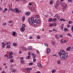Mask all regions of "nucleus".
I'll list each match as a JSON object with an SVG mask.
<instances>
[{
  "label": "nucleus",
  "mask_w": 73,
  "mask_h": 73,
  "mask_svg": "<svg viewBox=\"0 0 73 73\" xmlns=\"http://www.w3.org/2000/svg\"><path fill=\"white\" fill-rule=\"evenodd\" d=\"M68 23L69 24H72V22L71 21H69Z\"/></svg>",
  "instance_id": "obj_36"
},
{
  "label": "nucleus",
  "mask_w": 73,
  "mask_h": 73,
  "mask_svg": "<svg viewBox=\"0 0 73 73\" xmlns=\"http://www.w3.org/2000/svg\"><path fill=\"white\" fill-rule=\"evenodd\" d=\"M64 31H65V32H66L68 31V30L67 28H65L64 29Z\"/></svg>",
  "instance_id": "obj_23"
},
{
  "label": "nucleus",
  "mask_w": 73,
  "mask_h": 73,
  "mask_svg": "<svg viewBox=\"0 0 73 73\" xmlns=\"http://www.w3.org/2000/svg\"><path fill=\"white\" fill-rule=\"evenodd\" d=\"M12 23V21H10L9 22V23L10 24H11V23Z\"/></svg>",
  "instance_id": "obj_55"
},
{
  "label": "nucleus",
  "mask_w": 73,
  "mask_h": 73,
  "mask_svg": "<svg viewBox=\"0 0 73 73\" xmlns=\"http://www.w3.org/2000/svg\"><path fill=\"white\" fill-rule=\"evenodd\" d=\"M58 16H57V14H56L54 16V17H57Z\"/></svg>",
  "instance_id": "obj_56"
},
{
  "label": "nucleus",
  "mask_w": 73,
  "mask_h": 73,
  "mask_svg": "<svg viewBox=\"0 0 73 73\" xmlns=\"http://www.w3.org/2000/svg\"><path fill=\"white\" fill-rule=\"evenodd\" d=\"M23 59H24V58H23V57L21 58H20V60H23Z\"/></svg>",
  "instance_id": "obj_62"
},
{
  "label": "nucleus",
  "mask_w": 73,
  "mask_h": 73,
  "mask_svg": "<svg viewBox=\"0 0 73 73\" xmlns=\"http://www.w3.org/2000/svg\"><path fill=\"white\" fill-rule=\"evenodd\" d=\"M55 37L58 40V38H59V36H58V35H56Z\"/></svg>",
  "instance_id": "obj_20"
},
{
  "label": "nucleus",
  "mask_w": 73,
  "mask_h": 73,
  "mask_svg": "<svg viewBox=\"0 0 73 73\" xmlns=\"http://www.w3.org/2000/svg\"><path fill=\"white\" fill-rule=\"evenodd\" d=\"M71 31L72 32H73V26L72 27Z\"/></svg>",
  "instance_id": "obj_58"
},
{
  "label": "nucleus",
  "mask_w": 73,
  "mask_h": 73,
  "mask_svg": "<svg viewBox=\"0 0 73 73\" xmlns=\"http://www.w3.org/2000/svg\"><path fill=\"white\" fill-rule=\"evenodd\" d=\"M23 28H25V24H23L22 26Z\"/></svg>",
  "instance_id": "obj_34"
},
{
  "label": "nucleus",
  "mask_w": 73,
  "mask_h": 73,
  "mask_svg": "<svg viewBox=\"0 0 73 73\" xmlns=\"http://www.w3.org/2000/svg\"><path fill=\"white\" fill-rule=\"evenodd\" d=\"M22 49L23 50H28V49L27 48L24 46L22 47Z\"/></svg>",
  "instance_id": "obj_8"
},
{
  "label": "nucleus",
  "mask_w": 73,
  "mask_h": 73,
  "mask_svg": "<svg viewBox=\"0 0 73 73\" xmlns=\"http://www.w3.org/2000/svg\"><path fill=\"white\" fill-rule=\"evenodd\" d=\"M58 5L56 4H55L54 5V7H55V8H56L57 7Z\"/></svg>",
  "instance_id": "obj_42"
},
{
  "label": "nucleus",
  "mask_w": 73,
  "mask_h": 73,
  "mask_svg": "<svg viewBox=\"0 0 73 73\" xmlns=\"http://www.w3.org/2000/svg\"><path fill=\"white\" fill-rule=\"evenodd\" d=\"M21 11H19L18 9H14V12H16V13H20L21 12Z\"/></svg>",
  "instance_id": "obj_3"
},
{
  "label": "nucleus",
  "mask_w": 73,
  "mask_h": 73,
  "mask_svg": "<svg viewBox=\"0 0 73 73\" xmlns=\"http://www.w3.org/2000/svg\"><path fill=\"white\" fill-rule=\"evenodd\" d=\"M54 3V1L53 0H51L50 1V3H49L50 5H52V4H53Z\"/></svg>",
  "instance_id": "obj_15"
},
{
  "label": "nucleus",
  "mask_w": 73,
  "mask_h": 73,
  "mask_svg": "<svg viewBox=\"0 0 73 73\" xmlns=\"http://www.w3.org/2000/svg\"><path fill=\"white\" fill-rule=\"evenodd\" d=\"M30 58H31V56H26V59H27V60H29V59Z\"/></svg>",
  "instance_id": "obj_22"
},
{
  "label": "nucleus",
  "mask_w": 73,
  "mask_h": 73,
  "mask_svg": "<svg viewBox=\"0 0 73 73\" xmlns=\"http://www.w3.org/2000/svg\"><path fill=\"white\" fill-rule=\"evenodd\" d=\"M20 62L21 63V64H24V62L23 60H21Z\"/></svg>",
  "instance_id": "obj_31"
},
{
  "label": "nucleus",
  "mask_w": 73,
  "mask_h": 73,
  "mask_svg": "<svg viewBox=\"0 0 73 73\" xmlns=\"http://www.w3.org/2000/svg\"><path fill=\"white\" fill-rule=\"evenodd\" d=\"M13 53L12 52H9V55L10 56H12V55H13Z\"/></svg>",
  "instance_id": "obj_16"
},
{
  "label": "nucleus",
  "mask_w": 73,
  "mask_h": 73,
  "mask_svg": "<svg viewBox=\"0 0 73 73\" xmlns=\"http://www.w3.org/2000/svg\"><path fill=\"white\" fill-rule=\"evenodd\" d=\"M1 45H2V48H4L5 47V43L3 42L1 43Z\"/></svg>",
  "instance_id": "obj_7"
},
{
  "label": "nucleus",
  "mask_w": 73,
  "mask_h": 73,
  "mask_svg": "<svg viewBox=\"0 0 73 73\" xmlns=\"http://www.w3.org/2000/svg\"><path fill=\"white\" fill-rule=\"evenodd\" d=\"M10 45H8L7 46V48H10Z\"/></svg>",
  "instance_id": "obj_49"
},
{
  "label": "nucleus",
  "mask_w": 73,
  "mask_h": 73,
  "mask_svg": "<svg viewBox=\"0 0 73 73\" xmlns=\"http://www.w3.org/2000/svg\"><path fill=\"white\" fill-rule=\"evenodd\" d=\"M37 38H38V39H40V36H37Z\"/></svg>",
  "instance_id": "obj_41"
},
{
  "label": "nucleus",
  "mask_w": 73,
  "mask_h": 73,
  "mask_svg": "<svg viewBox=\"0 0 73 73\" xmlns=\"http://www.w3.org/2000/svg\"><path fill=\"white\" fill-rule=\"evenodd\" d=\"M37 65L38 67H39V68H41V67H42V65L40 64V63H37Z\"/></svg>",
  "instance_id": "obj_13"
},
{
  "label": "nucleus",
  "mask_w": 73,
  "mask_h": 73,
  "mask_svg": "<svg viewBox=\"0 0 73 73\" xmlns=\"http://www.w3.org/2000/svg\"><path fill=\"white\" fill-rule=\"evenodd\" d=\"M60 37V38H62V35H61L60 36H59Z\"/></svg>",
  "instance_id": "obj_61"
},
{
  "label": "nucleus",
  "mask_w": 73,
  "mask_h": 73,
  "mask_svg": "<svg viewBox=\"0 0 73 73\" xmlns=\"http://www.w3.org/2000/svg\"><path fill=\"white\" fill-rule=\"evenodd\" d=\"M4 56L5 57H7V58H8V57H9L6 54H5Z\"/></svg>",
  "instance_id": "obj_33"
},
{
  "label": "nucleus",
  "mask_w": 73,
  "mask_h": 73,
  "mask_svg": "<svg viewBox=\"0 0 73 73\" xmlns=\"http://www.w3.org/2000/svg\"><path fill=\"white\" fill-rule=\"evenodd\" d=\"M32 48V46H30L28 47V49L29 50H32V48Z\"/></svg>",
  "instance_id": "obj_17"
},
{
  "label": "nucleus",
  "mask_w": 73,
  "mask_h": 73,
  "mask_svg": "<svg viewBox=\"0 0 73 73\" xmlns=\"http://www.w3.org/2000/svg\"><path fill=\"white\" fill-rule=\"evenodd\" d=\"M16 32H13V36H16Z\"/></svg>",
  "instance_id": "obj_21"
},
{
  "label": "nucleus",
  "mask_w": 73,
  "mask_h": 73,
  "mask_svg": "<svg viewBox=\"0 0 73 73\" xmlns=\"http://www.w3.org/2000/svg\"><path fill=\"white\" fill-rule=\"evenodd\" d=\"M64 25V24H62V26L61 27V29H63V28H64V27H63V25Z\"/></svg>",
  "instance_id": "obj_26"
},
{
  "label": "nucleus",
  "mask_w": 73,
  "mask_h": 73,
  "mask_svg": "<svg viewBox=\"0 0 73 73\" xmlns=\"http://www.w3.org/2000/svg\"><path fill=\"white\" fill-rule=\"evenodd\" d=\"M25 28H21L20 29V31H21V32H24V31H25Z\"/></svg>",
  "instance_id": "obj_10"
},
{
  "label": "nucleus",
  "mask_w": 73,
  "mask_h": 73,
  "mask_svg": "<svg viewBox=\"0 0 73 73\" xmlns=\"http://www.w3.org/2000/svg\"><path fill=\"white\" fill-rule=\"evenodd\" d=\"M29 5H32V4L31 3H29Z\"/></svg>",
  "instance_id": "obj_64"
},
{
  "label": "nucleus",
  "mask_w": 73,
  "mask_h": 73,
  "mask_svg": "<svg viewBox=\"0 0 73 73\" xmlns=\"http://www.w3.org/2000/svg\"><path fill=\"white\" fill-rule=\"evenodd\" d=\"M60 21H65V19H60Z\"/></svg>",
  "instance_id": "obj_19"
},
{
  "label": "nucleus",
  "mask_w": 73,
  "mask_h": 73,
  "mask_svg": "<svg viewBox=\"0 0 73 73\" xmlns=\"http://www.w3.org/2000/svg\"><path fill=\"white\" fill-rule=\"evenodd\" d=\"M53 32H54V31H55L56 32H57V30L54 29H53Z\"/></svg>",
  "instance_id": "obj_35"
},
{
  "label": "nucleus",
  "mask_w": 73,
  "mask_h": 73,
  "mask_svg": "<svg viewBox=\"0 0 73 73\" xmlns=\"http://www.w3.org/2000/svg\"><path fill=\"white\" fill-rule=\"evenodd\" d=\"M33 64V63L32 62H30L29 63V65L30 66L32 65Z\"/></svg>",
  "instance_id": "obj_30"
},
{
  "label": "nucleus",
  "mask_w": 73,
  "mask_h": 73,
  "mask_svg": "<svg viewBox=\"0 0 73 73\" xmlns=\"http://www.w3.org/2000/svg\"><path fill=\"white\" fill-rule=\"evenodd\" d=\"M15 72L16 71H15V70H13L12 71V72H13V73H15Z\"/></svg>",
  "instance_id": "obj_47"
},
{
  "label": "nucleus",
  "mask_w": 73,
  "mask_h": 73,
  "mask_svg": "<svg viewBox=\"0 0 73 73\" xmlns=\"http://www.w3.org/2000/svg\"><path fill=\"white\" fill-rule=\"evenodd\" d=\"M6 25H7V23H4L3 24V26Z\"/></svg>",
  "instance_id": "obj_44"
},
{
  "label": "nucleus",
  "mask_w": 73,
  "mask_h": 73,
  "mask_svg": "<svg viewBox=\"0 0 73 73\" xmlns=\"http://www.w3.org/2000/svg\"><path fill=\"white\" fill-rule=\"evenodd\" d=\"M55 72H56V69H54L51 72L52 73H54Z\"/></svg>",
  "instance_id": "obj_25"
},
{
  "label": "nucleus",
  "mask_w": 73,
  "mask_h": 73,
  "mask_svg": "<svg viewBox=\"0 0 73 73\" xmlns=\"http://www.w3.org/2000/svg\"><path fill=\"white\" fill-rule=\"evenodd\" d=\"M70 25H68L67 26V28H70Z\"/></svg>",
  "instance_id": "obj_52"
},
{
  "label": "nucleus",
  "mask_w": 73,
  "mask_h": 73,
  "mask_svg": "<svg viewBox=\"0 0 73 73\" xmlns=\"http://www.w3.org/2000/svg\"><path fill=\"white\" fill-rule=\"evenodd\" d=\"M60 42L61 43V44L63 43L64 42V41H62V39H61L60 40Z\"/></svg>",
  "instance_id": "obj_39"
},
{
  "label": "nucleus",
  "mask_w": 73,
  "mask_h": 73,
  "mask_svg": "<svg viewBox=\"0 0 73 73\" xmlns=\"http://www.w3.org/2000/svg\"><path fill=\"white\" fill-rule=\"evenodd\" d=\"M2 12L3 13H5L6 12L4 10H3V11H2Z\"/></svg>",
  "instance_id": "obj_51"
},
{
  "label": "nucleus",
  "mask_w": 73,
  "mask_h": 73,
  "mask_svg": "<svg viewBox=\"0 0 73 73\" xmlns=\"http://www.w3.org/2000/svg\"><path fill=\"white\" fill-rule=\"evenodd\" d=\"M28 20L29 23L31 25L34 24V25H36L37 23H40V20H38L37 22L35 21V19L33 17H31V18L28 19Z\"/></svg>",
  "instance_id": "obj_2"
},
{
  "label": "nucleus",
  "mask_w": 73,
  "mask_h": 73,
  "mask_svg": "<svg viewBox=\"0 0 73 73\" xmlns=\"http://www.w3.org/2000/svg\"><path fill=\"white\" fill-rule=\"evenodd\" d=\"M70 49H71V47L70 46L69 47H68L66 49V51L70 52Z\"/></svg>",
  "instance_id": "obj_6"
},
{
  "label": "nucleus",
  "mask_w": 73,
  "mask_h": 73,
  "mask_svg": "<svg viewBox=\"0 0 73 73\" xmlns=\"http://www.w3.org/2000/svg\"><path fill=\"white\" fill-rule=\"evenodd\" d=\"M66 7H67V5L64 4V5H62V9H65V8H66Z\"/></svg>",
  "instance_id": "obj_5"
},
{
  "label": "nucleus",
  "mask_w": 73,
  "mask_h": 73,
  "mask_svg": "<svg viewBox=\"0 0 73 73\" xmlns=\"http://www.w3.org/2000/svg\"><path fill=\"white\" fill-rule=\"evenodd\" d=\"M33 61L34 62H36V59H33Z\"/></svg>",
  "instance_id": "obj_50"
},
{
  "label": "nucleus",
  "mask_w": 73,
  "mask_h": 73,
  "mask_svg": "<svg viewBox=\"0 0 73 73\" xmlns=\"http://www.w3.org/2000/svg\"><path fill=\"white\" fill-rule=\"evenodd\" d=\"M33 58H35L36 57H35V55H33Z\"/></svg>",
  "instance_id": "obj_53"
},
{
  "label": "nucleus",
  "mask_w": 73,
  "mask_h": 73,
  "mask_svg": "<svg viewBox=\"0 0 73 73\" xmlns=\"http://www.w3.org/2000/svg\"><path fill=\"white\" fill-rule=\"evenodd\" d=\"M28 54L29 56H30V55H31V52H29Z\"/></svg>",
  "instance_id": "obj_54"
},
{
  "label": "nucleus",
  "mask_w": 73,
  "mask_h": 73,
  "mask_svg": "<svg viewBox=\"0 0 73 73\" xmlns=\"http://www.w3.org/2000/svg\"><path fill=\"white\" fill-rule=\"evenodd\" d=\"M49 32H50L51 33L52 32H53V31L52 30H49Z\"/></svg>",
  "instance_id": "obj_59"
},
{
  "label": "nucleus",
  "mask_w": 73,
  "mask_h": 73,
  "mask_svg": "<svg viewBox=\"0 0 73 73\" xmlns=\"http://www.w3.org/2000/svg\"><path fill=\"white\" fill-rule=\"evenodd\" d=\"M25 17H24L22 18V21H25Z\"/></svg>",
  "instance_id": "obj_28"
},
{
  "label": "nucleus",
  "mask_w": 73,
  "mask_h": 73,
  "mask_svg": "<svg viewBox=\"0 0 73 73\" xmlns=\"http://www.w3.org/2000/svg\"><path fill=\"white\" fill-rule=\"evenodd\" d=\"M57 18L59 20V19H60V16H57Z\"/></svg>",
  "instance_id": "obj_46"
},
{
  "label": "nucleus",
  "mask_w": 73,
  "mask_h": 73,
  "mask_svg": "<svg viewBox=\"0 0 73 73\" xmlns=\"http://www.w3.org/2000/svg\"><path fill=\"white\" fill-rule=\"evenodd\" d=\"M58 55L62 60H65L68 57V53H66L64 50H61L60 52H58Z\"/></svg>",
  "instance_id": "obj_1"
},
{
  "label": "nucleus",
  "mask_w": 73,
  "mask_h": 73,
  "mask_svg": "<svg viewBox=\"0 0 73 73\" xmlns=\"http://www.w3.org/2000/svg\"><path fill=\"white\" fill-rule=\"evenodd\" d=\"M50 27H56V23H50Z\"/></svg>",
  "instance_id": "obj_4"
},
{
  "label": "nucleus",
  "mask_w": 73,
  "mask_h": 73,
  "mask_svg": "<svg viewBox=\"0 0 73 73\" xmlns=\"http://www.w3.org/2000/svg\"><path fill=\"white\" fill-rule=\"evenodd\" d=\"M13 58V56L12 55H9V59H11V58Z\"/></svg>",
  "instance_id": "obj_18"
},
{
  "label": "nucleus",
  "mask_w": 73,
  "mask_h": 73,
  "mask_svg": "<svg viewBox=\"0 0 73 73\" xmlns=\"http://www.w3.org/2000/svg\"><path fill=\"white\" fill-rule=\"evenodd\" d=\"M57 63L58 64H60L61 63V62L60 61H59L57 62Z\"/></svg>",
  "instance_id": "obj_45"
},
{
  "label": "nucleus",
  "mask_w": 73,
  "mask_h": 73,
  "mask_svg": "<svg viewBox=\"0 0 73 73\" xmlns=\"http://www.w3.org/2000/svg\"><path fill=\"white\" fill-rule=\"evenodd\" d=\"M67 35L69 36H71L72 35H71V34H70L69 33H67Z\"/></svg>",
  "instance_id": "obj_38"
},
{
  "label": "nucleus",
  "mask_w": 73,
  "mask_h": 73,
  "mask_svg": "<svg viewBox=\"0 0 73 73\" xmlns=\"http://www.w3.org/2000/svg\"><path fill=\"white\" fill-rule=\"evenodd\" d=\"M27 70L28 72H30L31 70H32V68H27Z\"/></svg>",
  "instance_id": "obj_14"
},
{
  "label": "nucleus",
  "mask_w": 73,
  "mask_h": 73,
  "mask_svg": "<svg viewBox=\"0 0 73 73\" xmlns=\"http://www.w3.org/2000/svg\"><path fill=\"white\" fill-rule=\"evenodd\" d=\"M44 45H45V46H48V44L46 43L44 44Z\"/></svg>",
  "instance_id": "obj_48"
},
{
  "label": "nucleus",
  "mask_w": 73,
  "mask_h": 73,
  "mask_svg": "<svg viewBox=\"0 0 73 73\" xmlns=\"http://www.w3.org/2000/svg\"><path fill=\"white\" fill-rule=\"evenodd\" d=\"M31 13L30 12H26L25 13V15L27 16H29L30 15Z\"/></svg>",
  "instance_id": "obj_11"
},
{
  "label": "nucleus",
  "mask_w": 73,
  "mask_h": 73,
  "mask_svg": "<svg viewBox=\"0 0 73 73\" xmlns=\"http://www.w3.org/2000/svg\"><path fill=\"white\" fill-rule=\"evenodd\" d=\"M53 21H54V22H56L57 21V19L56 18H54L52 19Z\"/></svg>",
  "instance_id": "obj_27"
},
{
  "label": "nucleus",
  "mask_w": 73,
  "mask_h": 73,
  "mask_svg": "<svg viewBox=\"0 0 73 73\" xmlns=\"http://www.w3.org/2000/svg\"><path fill=\"white\" fill-rule=\"evenodd\" d=\"M10 62H13V59H11L10 60Z\"/></svg>",
  "instance_id": "obj_37"
},
{
  "label": "nucleus",
  "mask_w": 73,
  "mask_h": 73,
  "mask_svg": "<svg viewBox=\"0 0 73 73\" xmlns=\"http://www.w3.org/2000/svg\"><path fill=\"white\" fill-rule=\"evenodd\" d=\"M52 20H53V19H52L51 18H50L48 19V21L50 23L51 21L52 22Z\"/></svg>",
  "instance_id": "obj_12"
},
{
  "label": "nucleus",
  "mask_w": 73,
  "mask_h": 73,
  "mask_svg": "<svg viewBox=\"0 0 73 73\" xmlns=\"http://www.w3.org/2000/svg\"><path fill=\"white\" fill-rule=\"evenodd\" d=\"M36 53H38V54H39V51H38V50H36Z\"/></svg>",
  "instance_id": "obj_60"
},
{
  "label": "nucleus",
  "mask_w": 73,
  "mask_h": 73,
  "mask_svg": "<svg viewBox=\"0 0 73 73\" xmlns=\"http://www.w3.org/2000/svg\"><path fill=\"white\" fill-rule=\"evenodd\" d=\"M68 2L70 3H72V0H68Z\"/></svg>",
  "instance_id": "obj_40"
},
{
  "label": "nucleus",
  "mask_w": 73,
  "mask_h": 73,
  "mask_svg": "<svg viewBox=\"0 0 73 73\" xmlns=\"http://www.w3.org/2000/svg\"><path fill=\"white\" fill-rule=\"evenodd\" d=\"M4 10L6 12L8 11V9L7 8H5L4 9Z\"/></svg>",
  "instance_id": "obj_43"
},
{
  "label": "nucleus",
  "mask_w": 73,
  "mask_h": 73,
  "mask_svg": "<svg viewBox=\"0 0 73 73\" xmlns=\"http://www.w3.org/2000/svg\"><path fill=\"white\" fill-rule=\"evenodd\" d=\"M50 52V48H48L46 52L47 54H49Z\"/></svg>",
  "instance_id": "obj_9"
},
{
  "label": "nucleus",
  "mask_w": 73,
  "mask_h": 73,
  "mask_svg": "<svg viewBox=\"0 0 73 73\" xmlns=\"http://www.w3.org/2000/svg\"><path fill=\"white\" fill-rule=\"evenodd\" d=\"M54 44H55V42H52V45H54Z\"/></svg>",
  "instance_id": "obj_63"
},
{
  "label": "nucleus",
  "mask_w": 73,
  "mask_h": 73,
  "mask_svg": "<svg viewBox=\"0 0 73 73\" xmlns=\"http://www.w3.org/2000/svg\"><path fill=\"white\" fill-rule=\"evenodd\" d=\"M38 17H39V16L38 15H36L35 16V18L36 19H38Z\"/></svg>",
  "instance_id": "obj_29"
},
{
  "label": "nucleus",
  "mask_w": 73,
  "mask_h": 73,
  "mask_svg": "<svg viewBox=\"0 0 73 73\" xmlns=\"http://www.w3.org/2000/svg\"><path fill=\"white\" fill-rule=\"evenodd\" d=\"M56 4L58 5H59V4H60V1H58L56 3Z\"/></svg>",
  "instance_id": "obj_32"
},
{
  "label": "nucleus",
  "mask_w": 73,
  "mask_h": 73,
  "mask_svg": "<svg viewBox=\"0 0 73 73\" xmlns=\"http://www.w3.org/2000/svg\"><path fill=\"white\" fill-rule=\"evenodd\" d=\"M17 44L16 43H13V45L14 46H16L17 45Z\"/></svg>",
  "instance_id": "obj_24"
},
{
  "label": "nucleus",
  "mask_w": 73,
  "mask_h": 73,
  "mask_svg": "<svg viewBox=\"0 0 73 73\" xmlns=\"http://www.w3.org/2000/svg\"><path fill=\"white\" fill-rule=\"evenodd\" d=\"M19 54H21V53H22V52H21V51H19Z\"/></svg>",
  "instance_id": "obj_57"
}]
</instances>
